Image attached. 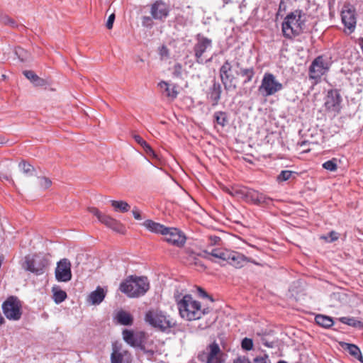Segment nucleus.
I'll return each instance as SVG.
<instances>
[{"label": "nucleus", "instance_id": "f257e3e1", "mask_svg": "<svg viewBox=\"0 0 363 363\" xmlns=\"http://www.w3.org/2000/svg\"><path fill=\"white\" fill-rule=\"evenodd\" d=\"M175 300L181 317L186 320L199 319L207 313L206 309H201L200 302L194 300L191 295L186 294L182 298H179V296H175Z\"/></svg>", "mask_w": 363, "mask_h": 363}, {"label": "nucleus", "instance_id": "f03ea898", "mask_svg": "<svg viewBox=\"0 0 363 363\" xmlns=\"http://www.w3.org/2000/svg\"><path fill=\"white\" fill-rule=\"evenodd\" d=\"M305 21L302 18L301 11L296 10L289 13L282 23V32L285 38L292 39L303 33Z\"/></svg>", "mask_w": 363, "mask_h": 363}, {"label": "nucleus", "instance_id": "7ed1b4c3", "mask_svg": "<svg viewBox=\"0 0 363 363\" xmlns=\"http://www.w3.org/2000/svg\"><path fill=\"white\" fill-rule=\"evenodd\" d=\"M150 288V283L146 277H133L120 284V290L129 297L143 296Z\"/></svg>", "mask_w": 363, "mask_h": 363}, {"label": "nucleus", "instance_id": "20e7f679", "mask_svg": "<svg viewBox=\"0 0 363 363\" xmlns=\"http://www.w3.org/2000/svg\"><path fill=\"white\" fill-rule=\"evenodd\" d=\"M145 320L162 332L176 326V322L169 315L157 308L149 310L145 314Z\"/></svg>", "mask_w": 363, "mask_h": 363}, {"label": "nucleus", "instance_id": "39448f33", "mask_svg": "<svg viewBox=\"0 0 363 363\" xmlns=\"http://www.w3.org/2000/svg\"><path fill=\"white\" fill-rule=\"evenodd\" d=\"M48 264V260L45 257L40 255H33L25 257L22 267L26 271L40 275L44 273Z\"/></svg>", "mask_w": 363, "mask_h": 363}, {"label": "nucleus", "instance_id": "423d86ee", "mask_svg": "<svg viewBox=\"0 0 363 363\" xmlns=\"http://www.w3.org/2000/svg\"><path fill=\"white\" fill-rule=\"evenodd\" d=\"M330 67V63L324 56H318L313 60L309 67V78L318 82L322 76L329 71Z\"/></svg>", "mask_w": 363, "mask_h": 363}, {"label": "nucleus", "instance_id": "0eeeda50", "mask_svg": "<svg viewBox=\"0 0 363 363\" xmlns=\"http://www.w3.org/2000/svg\"><path fill=\"white\" fill-rule=\"evenodd\" d=\"M235 70L234 67L228 61L220 68V78L225 90L235 89L237 86V79L233 74Z\"/></svg>", "mask_w": 363, "mask_h": 363}, {"label": "nucleus", "instance_id": "6e6552de", "mask_svg": "<svg viewBox=\"0 0 363 363\" xmlns=\"http://www.w3.org/2000/svg\"><path fill=\"white\" fill-rule=\"evenodd\" d=\"M21 305L16 297L10 296L2 304V310L5 316L13 320H18L21 318L22 312Z\"/></svg>", "mask_w": 363, "mask_h": 363}, {"label": "nucleus", "instance_id": "1a4fd4ad", "mask_svg": "<svg viewBox=\"0 0 363 363\" xmlns=\"http://www.w3.org/2000/svg\"><path fill=\"white\" fill-rule=\"evenodd\" d=\"M212 48V40L206 37L198 35L196 36V43L194 46V52L196 61L199 64H203L205 62V54ZM207 60H206V62Z\"/></svg>", "mask_w": 363, "mask_h": 363}, {"label": "nucleus", "instance_id": "9d476101", "mask_svg": "<svg viewBox=\"0 0 363 363\" xmlns=\"http://www.w3.org/2000/svg\"><path fill=\"white\" fill-rule=\"evenodd\" d=\"M283 89V85L279 82L271 73H266L262 81L259 91L265 96H271Z\"/></svg>", "mask_w": 363, "mask_h": 363}, {"label": "nucleus", "instance_id": "9b49d317", "mask_svg": "<svg viewBox=\"0 0 363 363\" xmlns=\"http://www.w3.org/2000/svg\"><path fill=\"white\" fill-rule=\"evenodd\" d=\"M89 211L94 215L98 218V220L106 226L118 233L123 232V225L113 218L106 214L102 213L95 207L89 208Z\"/></svg>", "mask_w": 363, "mask_h": 363}, {"label": "nucleus", "instance_id": "f8f14e48", "mask_svg": "<svg viewBox=\"0 0 363 363\" xmlns=\"http://www.w3.org/2000/svg\"><path fill=\"white\" fill-rule=\"evenodd\" d=\"M342 97L337 89H330L325 98V108L328 111L339 113L341 110Z\"/></svg>", "mask_w": 363, "mask_h": 363}, {"label": "nucleus", "instance_id": "ddd939ff", "mask_svg": "<svg viewBox=\"0 0 363 363\" xmlns=\"http://www.w3.org/2000/svg\"><path fill=\"white\" fill-rule=\"evenodd\" d=\"M55 278L58 281L67 282L72 279L71 262L67 259H60L55 269Z\"/></svg>", "mask_w": 363, "mask_h": 363}, {"label": "nucleus", "instance_id": "4468645a", "mask_svg": "<svg viewBox=\"0 0 363 363\" xmlns=\"http://www.w3.org/2000/svg\"><path fill=\"white\" fill-rule=\"evenodd\" d=\"M341 17L345 27L348 29L350 33H352L357 23L354 8L350 5H345L341 12Z\"/></svg>", "mask_w": 363, "mask_h": 363}, {"label": "nucleus", "instance_id": "2eb2a0df", "mask_svg": "<svg viewBox=\"0 0 363 363\" xmlns=\"http://www.w3.org/2000/svg\"><path fill=\"white\" fill-rule=\"evenodd\" d=\"M164 240L172 245L182 247L186 242V236L179 229L175 228H168L167 231L164 235Z\"/></svg>", "mask_w": 363, "mask_h": 363}, {"label": "nucleus", "instance_id": "dca6fc26", "mask_svg": "<svg viewBox=\"0 0 363 363\" xmlns=\"http://www.w3.org/2000/svg\"><path fill=\"white\" fill-rule=\"evenodd\" d=\"M169 13L168 6L162 1H156L151 6L150 13L153 19L163 21Z\"/></svg>", "mask_w": 363, "mask_h": 363}, {"label": "nucleus", "instance_id": "f3484780", "mask_svg": "<svg viewBox=\"0 0 363 363\" xmlns=\"http://www.w3.org/2000/svg\"><path fill=\"white\" fill-rule=\"evenodd\" d=\"M222 88L220 84L216 80H212L211 86L206 91L207 99L211 101V105L215 106L220 99Z\"/></svg>", "mask_w": 363, "mask_h": 363}, {"label": "nucleus", "instance_id": "a211bd4d", "mask_svg": "<svg viewBox=\"0 0 363 363\" xmlns=\"http://www.w3.org/2000/svg\"><path fill=\"white\" fill-rule=\"evenodd\" d=\"M208 353L206 354V363H221L220 358L218 357L221 353V350L218 344L213 342L208 346Z\"/></svg>", "mask_w": 363, "mask_h": 363}, {"label": "nucleus", "instance_id": "6ab92c4d", "mask_svg": "<svg viewBox=\"0 0 363 363\" xmlns=\"http://www.w3.org/2000/svg\"><path fill=\"white\" fill-rule=\"evenodd\" d=\"M227 262L236 268H241L247 263L248 260L242 254L231 251L230 256Z\"/></svg>", "mask_w": 363, "mask_h": 363}, {"label": "nucleus", "instance_id": "aec40b11", "mask_svg": "<svg viewBox=\"0 0 363 363\" xmlns=\"http://www.w3.org/2000/svg\"><path fill=\"white\" fill-rule=\"evenodd\" d=\"M339 345L342 350L347 352L354 358L363 363V357L360 349L356 345L345 342H339Z\"/></svg>", "mask_w": 363, "mask_h": 363}, {"label": "nucleus", "instance_id": "412c9836", "mask_svg": "<svg viewBox=\"0 0 363 363\" xmlns=\"http://www.w3.org/2000/svg\"><path fill=\"white\" fill-rule=\"evenodd\" d=\"M249 189L247 186H235L232 188L230 191L233 196L236 197L238 199H241L248 202L249 201Z\"/></svg>", "mask_w": 363, "mask_h": 363}, {"label": "nucleus", "instance_id": "4be33fe9", "mask_svg": "<svg viewBox=\"0 0 363 363\" xmlns=\"http://www.w3.org/2000/svg\"><path fill=\"white\" fill-rule=\"evenodd\" d=\"M143 225L150 231L155 233H160L162 235H164L167 231L168 228L164 225L156 223L152 220H147L143 223Z\"/></svg>", "mask_w": 363, "mask_h": 363}, {"label": "nucleus", "instance_id": "5701e85b", "mask_svg": "<svg viewBox=\"0 0 363 363\" xmlns=\"http://www.w3.org/2000/svg\"><path fill=\"white\" fill-rule=\"evenodd\" d=\"M105 292L102 288L98 286L96 289L92 291L89 296V301L94 305L101 303L105 298Z\"/></svg>", "mask_w": 363, "mask_h": 363}, {"label": "nucleus", "instance_id": "b1692460", "mask_svg": "<svg viewBox=\"0 0 363 363\" xmlns=\"http://www.w3.org/2000/svg\"><path fill=\"white\" fill-rule=\"evenodd\" d=\"M23 73L35 86H43L47 84L45 79L39 77L33 71L26 70Z\"/></svg>", "mask_w": 363, "mask_h": 363}, {"label": "nucleus", "instance_id": "393cba45", "mask_svg": "<svg viewBox=\"0 0 363 363\" xmlns=\"http://www.w3.org/2000/svg\"><path fill=\"white\" fill-rule=\"evenodd\" d=\"M133 138L137 143L143 147L146 154L153 158L157 159V154L142 137L138 135H134Z\"/></svg>", "mask_w": 363, "mask_h": 363}, {"label": "nucleus", "instance_id": "a878e982", "mask_svg": "<svg viewBox=\"0 0 363 363\" xmlns=\"http://www.w3.org/2000/svg\"><path fill=\"white\" fill-rule=\"evenodd\" d=\"M315 320L318 325L325 328H329L334 324V321L332 318L321 314L317 315L315 317Z\"/></svg>", "mask_w": 363, "mask_h": 363}, {"label": "nucleus", "instance_id": "bb28decb", "mask_svg": "<svg viewBox=\"0 0 363 363\" xmlns=\"http://www.w3.org/2000/svg\"><path fill=\"white\" fill-rule=\"evenodd\" d=\"M230 252L231 251L225 249L215 248L212 249L211 251L208 253L216 258L227 262L230 256Z\"/></svg>", "mask_w": 363, "mask_h": 363}, {"label": "nucleus", "instance_id": "cd10ccee", "mask_svg": "<svg viewBox=\"0 0 363 363\" xmlns=\"http://www.w3.org/2000/svg\"><path fill=\"white\" fill-rule=\"evenodd\" d=\"M123 340L129 345L133 347H135L139 345V340L134 335L133 332L129 330H124L123 331Z\"/></svg>", "mask_w": 363, "mask_h": 363}, {"label": "nucleus", "instance_id": "c85d7f7f", "mask_svg": "<svg viewBox=\"0 0 363 363\" xmlns=\"http://www.w3.org/2000/svg\"><path fill=\"white\" fill-rule=\"evenodd\" d=\"M110 202L116 211L125 213L130 209V206L126 201L111 200Z\"/></svg>", "mask_w": 363, "mask_h": 363}, {"label": "nucleus", "instance_id": "c756f323", "mask_svg": "<svg viewBox=\"0 0 363 363\" xmlns=\"http://www.w3.org/2000/svg\"><path fill=\"white\" fill-rule=\"evenodd\" d=\"M117 318L118 322L123 325H131L133 322L132 315L125 311H120L117 315Z\"/></svg>", "mask_w": 363, "mask_h": 363}, {"label": "nucleus", "instance_id": "7c9ffc66", "mask_svg": "<svg viewBox=\"0 0 363 363\" xmlns=\"http://www.w3.org/2000/svg\"><path fill=\"white\" fill-rule=\"evenodd\" d=\"M236 69L235 72L236 73L238 77H243V83L246 84L248 81H250V69L249 68H243L240 67V64L239 62L236 63Z\"/></svg>", "mask_w": 363, "mask_h": 363}, {"label": "nucleus", "instance_id": "2f4dec72", "mask_svg": "<svg viewBox=\"0 0 363 363\" xmlns=\"http://www.w3.org/2000/svg\"><path fill=\"white\" fill-rule=\"evenodd\" d=\"M53 299L56 303L63 302L67 298V294L65 291L59 289L58 287H52Z\"/></svg>", "mask_w": 363, "mask_h": 363}, {"label": "nucleus", "instance_id": "473e14b6", "mask_svg": "<svg viewBox=\"0 0 363 363\" xmlns=\"http://www.w3.org/2000/svg\"><path fill=\"white\" fill-rule=\"evenodd\" d=\"M159 86L161 89H164V91L167 94V96H168L172 99L177 98L178 92L176 91L175 87L170 88L168 83H167L164 81L159 83Z\"/></svg>", "mask_w": 363, "mask_h": 363}, {"label": "nucleus", "instance_id": "72a5a7b5", "mask_svg": "<svg viewBox=\"0 0 363 363\" xmlns=\"http://www.w3.org/2000/svg\"><path fill=\"white\" fill-rule=\"evenodd\" d=\"M267 198L266 196L257 191H251V202H253L255 204H262L266 203Z\"/></svg>", "mask_w": 363, "mask_h": 363}, {"label": "nucleus", "instance_id": "f704fd0d", "mask_svg": "<svg viewBox=\"0 0 363 363\" xmlns=\"http://www.w3.org/2000/svg\"><path fill=\"white\" fill-rule=\"evenodd\" d=\"M340 321L344 324L355 328L363 327V323L361 321L356 320L354 318L342 317L340 318Z\"/></svg>", "mask_w": 363, "mask_h": 363}, {"label": "nucleus", "instance_id": "c9c22d12", "mask_svg": "<svg viewBox=\"0 0 363 363\" xmlns=\"http://www.w3.org/2000/svg\"><path fill=\"white\" fill-rule=\"evenodd\" d=\"M214 121L221 125L222 127H224L227 122H228V118L227 114L225 112L223 111H218L214 113Z\"/></svg>", "mask_w": 363, "mask_h": 363}, {"label": "nucleus", "instance_id": "e433bc0d", "mask_svg": "<svg viewBox=\"0 0 363 363\" xmlns=\"http://www.w3.org/2000/svg\"><path fill=\"white\" fill-rule=\"evenodd\" d=\"M15 54L21 62L27 61L30 56L26 50L20 47L15 49Z\"/></svg>", "mask_w": 363, "mask_h": 363}, {"label": "nucleus", "instance_id": "4c0bfd02", "mask_svg": "<svg viewBox=\"0 0 363 363\" xmlns=\"http://www.w3.org/2000/svg\"><path fill=\"white\" fill-rule=\"evenodd\" d=\"M323 167L328 171L335 172L337 169L336 159L333 158L330 160L326 161L323 164Z\"/></svg>", "mask_w": 363, "mask_h": 363}, {"label": "nucleus", "instance_id": "58836bf2", "mask_svg": "<svg viewBox=\"0 0 363 363\" xmlns=\"http://www.w3.org/2000/svg\"><path fill=\"white\" fill-rule=\"evenodd\" d=\"M19 168L21 170L25 173V174H32L33 172H34V167L30 164L29 163H27L25 161H22L18 164Z\"/></svg>", "mask_w": 363, "mask_h": 363}, {"label": "nucleus", "instance_id": "ea45409f", "mask_svg": "<svg viewBox=\"0 0 363 363\" xmlns=\"http://www.w3.org/2000/svg\"><path fill=\"white\" fill-rule=\"evenodd\" d=\"M293 174V172L289 170H283L280 172V174L277 176V181L279 182H283L289 180L291 175Z\"/></svg>", "mask_w": 363, "mask_h": 363}, {"label": "nucleus", "instance_id": "a19ab883", "mask_svg": "<svg viewBox=\"0 0 363 363\" xmlns=\"http://www.w3.org/2000/svg\"><path fill=\"white\" fill-rule=\"evenodd\" d=\"M111 363H123V355L117 351H113L111 357Z\"/></svg>", "mask_w": 363, "mask_h": 363}, {"label": "nucleus", "instance_id": "79ce46f5", "mask_svg": "<svg viewBox=\"0 0 363 363\" xmlns=\"http://www.w3.org/2000/svg\"><path fill=\"white\" fill-rule=\"evenodd\" d=\"M39 184L41 188L46 189L51 186L52 182L49 178L43 177L39 178Z\"/></svg>", "mask_w": 363, "mask_h": 363}, {"label": "nucleus", "instance_id": "37998d69", "mask_svg": "<svg viewBox=\"0 0 363 363\" xmlns=\"http://www.w3.org/2000/svg\"><path fill=\"white\" fill-rule=\"evenodd\" d=\"M173 75L176 77H180L182 74V65L180 63H176L173 67Z\"/></svg>", "mask_w": 363, "mask_h": 363}, {"label": "nucleus", "instance_id": "c03bdc74", "mask_svg": "<svg viewBox=\"0 0 363 363\" xmlns=\"http://www.w3.org/2000/svg\"><path fill=\"white\" fill-rule=\"evenodd\" d=\"M115 20V14L112 13L109 16L106 26L108 29H111L113 28V22Z\"/></svg>", "mask_w": 363, "mask_h": 363}, {"label": "nucleus", "instance_id": "a18cd8bd", "mask_svg": "<svg viewBox=\"0 0 363 363\" xmlns=\"http://www.w3.org/2000/svg\"><path fill=\"white\" fill-rule=\"evenodd\" d=\"M152 18L150 16H143V25L145 26H152Z\"/></svg>", "mask_w": 363, "mask_h": 363}, {"label": "nucleus", "instance_id": "49530a36", "mask_svg": "<svg viewBox=\"0 0 363 363\" xmlns=\"http://www.w3.org/2000/svg\"><path fill=\"white\" fill-rule=\"evenodd\" d=\"M242 347L245 350H250V338L245 337L242 341Z\"/></svg>", "mask_w": 363, "mask_h": 363}, {"label": "nucleus", "instance_id": "de8ad7c7", "mask_svg": "<svg viewBox=\"0 0 363 363\" xmlns=\"http://www.w3.org/2000/svg\"><path fill=\"white\" fill-rule=\"evenodd\" d=\"M233 363H250V360L245 357L240 356L233 360Z\"/></svg>", "mask_w": 363, "mask_h": 363}, {"label": "nucleus", "instance_id": "09e8293b", "mask_svg": "<svg viewBox=\"0 0 363 363\" xmlns=\"http://www.w3.org/2000/svg\"><path fill=\"white\" fill-rule=\"evenodd\" d=\"M9 18H10V17L9 16L3 14L0 12V23H1L7 26Z\"/></svg>", "mask_w": 363, "mask_h": 363}, {"label": "nucleus", "instance_id": "8fccbe9b", "mask_svg": "<svg viewBox=\"0 0 363 363\" xmlns=\"http://www.w3.org/2000/svg\"><path fill=\"white\" fill-rule=\"evenodd\" d=\"M308 144H309V143L307 140H303V141L298 143V145L300 146L301 147H303L302 152H308L310 150L309 148H306V147Z\"/></svg>", "mask_w": 363, "mask_h": 363}, {"label": "nucleus", "instance_id": "3c124183", "mask_svg": "<svg viewBox=\"0 0 363 363\" xmlns=\"http://www.w3.org/2000/svg\"><path fill=\"white\" fill-rule=\"evenodd\" d=\"M328 238L330 239V242L336 241L338 239V234L335 231H331L328 234Z\"/></svg>", "mask_w": 363, "mask_h": 363}, {"label": "nucleus", "instance_id": "603ef678", "mask_svg": "<svg viewBox=\"0 0 363 363\" xmlns=\"http://www.w3.org/2000/svg\"><path fill=\"white\" fill-rule=\"evenodd\" d=\"M254 363H267V356L256 357L254 359Z\"/></svg>", "mask_w": 363, "mask_h": 363}, {"label": "nucleus", "instance_id": "864d4df0", "mask_svg": "<svg viewBox=\"0 0 363 363\" xmlns=\"http://www.w3.org/2000/svg\"><path fill=\"white\" fill-rule=\"evenodd\" d=\"M198 291H199V294L200 296L201 297H207L211 301H213V299L212 298L211 296H209L208 295V294L201 288H199L198 289Z\"/></svg>", "mask_w": 363, "mask_h": 363}, {"label": "nucleus", "instance_id": "5fc2aeb1", "mask_svg": "<svg viewBox=\"0 0 363 363\" xmlns=\"http://www.w3.org/2000/svg\"><path fill=\"white\" fill-rule=\"evenodd\" d=\"M132 213H133V217L135 218V219L138 220L142 219L140 212L136 208L133 210Z\"/></svg>", "mask_w": 363, "mask_h": 363}, {"label": "nucleus", "instance_id": "6e6d98bb", "mask_svg": "<svg viewBox=\"0 0 363 363\" xmlns=\"http://www.w3.org/2000/svg\"><path fill=\"white\" fill-rule=\"evenodd\" d=\"M7 26L11 28H18L19 25L11 18H9Z\"/></svg>", "mask_w": 363, "mask_h": 363}, {"label": "nucleus", "instance_id": "4d7b16f0", "mask_svg": "<svg viewBox=\"0 0 363 363\" xmlns=\"http://www.w3.org/2000/svg\"><path fill=\"white\" fill-rule=\"evenodd\" d=\"M209 239L212 245H216L220 241V238L218 236H211Z\"/></svg>", "mask_w": 363, "mask_h": 363}, {"label": "nucleus", "instance_id": "13d9d810", "mask_svg": "<svg viewBox=\"0 0 363 363\" xmlns=\"http://www.w3.org/2000/svg\"><path fill=\"white\" fill-rule=\"evenodd\" d=\"M206 354H207V353H205V352H203L202 354H199L198 356L199 359L201 362H206Z\"/></svg>", "mask_w": 363, "mask_h": 363}, {"label": "nucleus", "instance_id": "bf43d9fd", "mask_svg": "<svg viewBox=\"0 0 363 363\" xmlns=\"http://www.w3.org/2000/svg\"><path fill=\"white\" fill-rule=\"evenodd\" d=\"M160 54L161 55L167 56L169 54L168 49L165 46H162L160 50Z\"/></svg>", "mask_w": 363, "mask_h": 363}, {"label": "nucleus", "instance_id": "052dcab7", "mask_svg": "<svg viewBox=\"0 0 363 363\" xmlns=\"http://www.w3.org/2000/svg\"><path fill=\"white\" fill-rule=\"evenodd\" d=\"M136 347H138L142 351L146 352L145 347L142 344L141 341L139 340V345H138Z\"/></svg>", "mask_w": 363, "mask_h": 363}, {"label": "nucleus", "instance_id": "680f3d73", "mask_svg": "<svg viewBox=\"0 0 363 363\" xmlns=\"http://www.w3.org/2000/svg\"><path fill=\"white\" fill-rule=\"evenodd\" d=\"M320 239L324 240L328 242H330L328 235H322V236H320Z\"/></svg>", "mask_w": 363, "mask_h": 363}, {"label": "nucleus", "instance_id": "e2e57ef3", "mask_svg": "<svg viewBox=\"0 0 363 363\" xmlns=\"http://www.w3.org/2000/svg\"><path fill=\"white\" fill-rule=\"evenodd\" d=\"M144 352L151 356L154 354V352L152 350H146V352Z\"/></svg>", "mask_w": 363, "mask_h": 363}, {"label": "nucleus", "instance_id": "0e129e2a", "mask_svg": "<svg viewBox=\"0 0 363 363\" xmlns=\"http://www.w3.org/2000/svg\"><path fill=\"white\" fill-rule=\"evenodd\" d=\"M267 347H272L273 345H272V343H268V342H265L264 343Z\"/></svg>", "mask_w": 363, "mask_h": 363}, {"label": "nucleus", "instance_id": "69168bd1", "mask_svg": "<svg viewBox=\"0 0 363 363\" xmlns=\"http://www.w3.org/2000/svg\"><path fill=\"white\" fill-rule=\"evenodd\" d=\"M4 322V319L3 317L0 316V325L3 324Z\"/></svg>", "mask_w": 363, "mask_h": 363}, {"label": "nucleus", "instance_id": "338daca9", "mask_svg": "<svg viewBox=\"0 0 363 363\" xmlns=\"http://www.w3.org/2000/svg\"><path fill=\"white\" fill-rule=\"evenodd\" d=\"M250 345H251V350H252V348H253V342H252V340H251Z\"/></svg>", "mask_w": 363, "mask_h": 363}, {"label": "nucleus", "instance_id": "774afa93", "mask_svg": "<svg viewBox=\"0 0 363 363\" xmlns=\"http://www.w3.org/2000/svg\"><path fill=\"white\" fill-rule=\"evenodd\" d=\"M278 363H286V362H284V361H280V362H279Z\"/></svg>", "mask_w": 363, "mask_h": 363}]
</instances>
